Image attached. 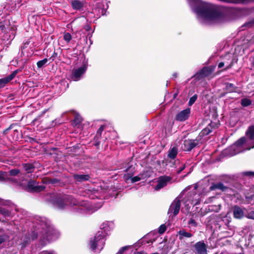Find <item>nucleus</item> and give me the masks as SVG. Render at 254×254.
Here are the masks:
<instances>
[{
	"instance_id": "f257e3e1",
	"label": "nucleus",
	"mask_w": 254,
	"mask_h": 254,
	"mask_svg": "<svg viewBox=\"0 0 254 254\" xmlns=\"http://www.w3.org/2000/svg\"><path fill=\"white\" fill-rule=\"evenodd\" d=\"M187 0L201 22L205 24H217L224 19V16L215 10L210 4L200 0Z\"/></svg>"
},
{
	"instance_id": "f03ea898",
	"label": "nucleus",
	"mask_w": 254,
	"mask_h": 254,
	"mask_svg": "<svg viewBox=\"0 0 254 254\" xmlns=\"http://www.w3.org/2000/svg\"><path fill=\"white\" fill-rule=\"evenodd\" d=\"M248 138L243 137L226 150L230 156L235 155L254 147V125L250 126L246 132Z\"/></svg>"
},
{
	"instance_id": "7ed1b4c3",
	"label": "nucleus",
	"mask_w": 254,
	"mask_h": 254,
	"mask_svg": "<svg viewBox=\"0 0 254 254\" xmlns=\"http://www.w3.org/2000/svg\"><path fill=\"white\" fill-rule=\"evenodd\" d=\"M112 223L105 222L101 225V231H99L95 236L94 239L91 241L90 248L95 252H99L103 248L105 241L104 238L111 229Z\"/></svg>"
},
{
	"instance_id": "20e7f679",
	"label": "nucleus",
	"mask_w": 254,
	"mask_h": 254,
	"mask_svg": "<svg viewBox=\"0 0 254 254\" xmlns=\"http://www.w3.org/2000/svg\"><path fill=\"white\" fill-rule=\"evenodd\" d=\"M75 204H76L75 200L71 197H65L64 198L58 199L56 202L57 207L61 209L64 208L67 205Z\"/></svg>"
},
{
	"instance_id": "39448f33",
	"label": "nucleus",
	"mask_w": 254,
	"mask_h": 254,
	"mask_svg": "<svg viewBox=\"0 0 254 254\" xmlns=\"http://www.w3.org/2000/svg\"><path fill=\"white\" fill-rule=\"evenodd\" d=\"M181 206L180 200L177 198L175 199L172 203L168 210V214H173L174 216L178 214Z\"/></svg>"
},
{
	"instance_id": "423d86ee",
	"label": "nucleus",
	"mask_w": 254,
	"mask_h": 254,
	"mask_svg": "<svg viewBox=\"0 0 254 254\" xmlns=\"http://www.w3.org/2000/svg\"><path fill=\"white\" fill-rule=\"evenodd\" d=\"M86 68L87 67L84 65L77 69H74L71 75V78L74 81L79 80L81 76L85 72Z\"/></svg>"
},
{
	"instance_id": "0eeeda50",
	"label": "nucleus",
	"mask_w": 254,
	"mask_h": 254,
	"mask_svg": "<svg viewBox=\"0 0 254 254\" xmlns=\"http://www.w3.org/2000/svg\"><path fill=\"white\" fill-rule=\"evenodd\" d=\"M190 109H186L179 112L176 116V120L179 122H184L190 117Z\"/></svg>"
},
{
	"instance_id": "6e6552de",
	"label": "nucleus",
	"mask_w": 254,
	"mask_h": 254,
	"mask_svg": "<svg viewBox=\"0 0 254 254\" xmlns=\"http://www.w3.org/2000/svg\"><path fill=\"white\" fill-rule=\"evenodd\" d=\"M198 144L197 140H185L184 142L183 149L189 151Z\"/></svg>"
},
{
	"instance_id": "1a4fd4ad",
	"label": "nucleus",
	"mask_w": 254,
	"mask_h": 254,
	"mask_svg": "<svg viewBox=\"0 0 254 254\" xmlns=\"http://www.w3.org/2000/svg\"><path fill=\"white\" fill-rule=\"evenodd\" d=\"M196 254H207L205 244L202 242H198L194 245Z\"/></svg>"
},
{
	"instance_id": "9d476101",
	"label": "nucleus",
	"mask_w": 254,
	"mask_h": 254,
	"mask_svg": "<svg viewBox=\"0 0 254 254\" xmlns=\"http://www.w3.org/2000/svg\"><path fill=\"white\" fill-rule=\"evenodd\" d=\"M170 181V178L168 177H161L159 178L158 184L155 187V190H158L160 189L165 187L167 183Z\"/></svg>"
},
{
	"instance_id": "9b49d317",
	"label": "nucleus",
	"mask_w": 254,
	"mask_h": 254,
	"mask_svg": "<svg viewBox=\"0 0 254 254\" xmlns=\"http://www.w3.org/2000/svg\"><path fill=\"white\" fill-rule=\"evenodd\" d=\"M28 189L30 191H40L45 189L42 186H38L35 182H29L28 184Z\"/></svg>"
},
{
	"instance_id": "f8f14e48",
	"label": "nucleus",
	"mask_w": 254,
	"mask_h": 254,
	"mask_svg": "<svg viewBox=\"0 0 254 254\" xmlns=\"http://www.w3.org/2000/svg\"><path fill=\"white\" fill-rule=\"evenodd\" d=\"M17 73L16 71H14L12 74H10L8 76L0 79V88H2L4 85L11 80L15 76Z\"/></svg>"
},
{
	"instance_id": "ddd939ff",
	"label": "nucleus",
	"mask_w": 254,
	"mask_h": 254,
	"mask_svg": "<svg viewBox=\"0 0 254 254\" xmlns=\"http://www.w3.org/2000/svg\"><path fill=\"white\" fill-rule=\"evenodd\" d=\"M233 213L234 217L236 219H241L244 216L243 209L237 206H235L234 207Z\"/></svg>"
},
{
	"instance_id": "4468645a",
	"label": "nucleus",
	"mask_w": 254,
	"mask_h": 254,
	"mask_svg": "<svg viewBox=\"0 0 254 254\" xmlns=\"http://www.w3.org/2000/svg\"><path fill=\"white\" fill-rule=\"evenodd\" d=\"M71 4L73 9L75 10L81 9L84 5V3L82 1L77 0L72 1Z\"/></svg>"
},
{
	"instance_id": "2eb2a0df",
	"label": "nucleus",
	"mask_w": 254,
	"mask_h": 254,
	"mask_svg": "<svg viewBox=\"0 0 254 254\" xmlns=\"http://www.w3.org/2000/svg\"><path fill=\"white\" fill-rule=\"evenodd\" d=\"M146 178V175H145L144 174L140 173L138 176H135L131 178V183H133L138 181H140L141 180L145 179Z\"/></svg>"
},
{
	"instance_id": "dca6fc26",
	"label": "nucleus",
	"mask_w": 254,
	"mask_h": 254,
	"mask_svg": "<svg viewBox=\"0 0 254 254\" xmlns=\"http://www.w3.org/2000/svg\"><path fill=\"white\" fill-rule=\"evenodd\" d=\"M74 178L78 181H84L88 180L89 176L86 175H76L74 176Z\"/></svg>"
},
{
	"instance_id": "f3484780",
	"label": "nucleus",
	"mask_w": 254,
	"mask_h": 254,
	"mask_svg": "<svg viewBox=\"0 0 254 254\" xmlns=\"http://www.w3.org/2000/svg\"><path fill=\"white\" fill-rule=\"evenodd\" d=\"M178 152V149L176 147H172L169 152L168 156L169 158L174 159Z\"/></svg>"
},
{
	"instance_id": "a211bd4d",
	"label": "nucleus",
	"mask_w": 254,
	"mask_h": 254,
	"mask_svg": "<svg viewBox=\"0 0 254 254\" xmlns=\"http://www.w3.org/2000/svg\"><path fill=\"white\" fill-rule=\"evenodd\" d=\"M24 170L27 173H30L34 171V168L33 165L30 164H25L23 165Z\"/></svg>"
},
{
	"instance_id": "6ab92c4d",
	"label": "nucleus",
	"mask_w": 254,
	"mask_h": 254,
	"mask_svg": "<svg viewBox=\"0 0 254 254\" xmlns=\"http://www.w3.org/2000/svg\"><path fill=\"white\" fill-rule=\"evenodd\" d=\"M179 234L180 236V239H183V237L190 238L192 236L191 234L185 231H180L179 232Z\"/></svg>"
},
{
	"instance_id": "aec40b11",
	"label": "nucleus",
	"mask_w": 254,
	"mask_h": 254,
	"mask_svg": "<svg viewBox=\"0 0 254 254\" xmlns=\"http://www.w3.org/2000/svg\"><path fill=\"white\" fill-rule=\"evenodd\" d=\"M252 104V101L248 98H243L241 100V105L243 107H247Z\"/></svg>"
},
{
	"instance_id": "412c9836",
	"label": "nucleus",
	"mask_w": 254,
	"mask_h": 254,
	"mask_svg": "<svg viewBox=\"0 0 254 254\" xmlns=\"http://www.w3.org/2000/svg\"><path fill=\"white\" fill-rule=\"evenodd\" d=\"M211 73L210 70L207 67L203 68L199 72V74L201 76H206L208 75Z\"/></svg>"
},
{
	"instance_id": "4be33fe9",
	"label": "nucleus",
	"mask_w": 254,
	"mask_h": 254,
	"mask_svg": "<svg viewBox=\"0 0 254 254\" xmlns=\"http://www.w3.org/2000/svg\"><path fill=\"white\" fill-rule=\"evenodd\" d=\"M211 132V130L210 129V127L208 126L206 127H205L204 129H203L200 134L201 135H207Z\"/></svg>"
},
{
	"instance_id": "5701e85b",
	"label": "nucleus",
	"mask_w": 254,
	"mask_h": 254,
	"mask_svg": "<svg viewBox=\"0 0 254 254\" xmlns=\"http://www.w3.org/2000/svg\"><path fill=\"white\" fill-rule=\"evenodd\" d=\"M93 204H94L92 202H91V205H92L91 207L86 208L88 211H91L92 212L94 211L97 210L100 207H101V206H102V204L101 203H99L97 206L94 207V206H93Z\"/></svg>"
},
{
	"instance_id": "b1692460",
	"label": "nucleus",
	"mask_w": 254,
	"mask_h": 254,
	"mask_svg": "<svg viewBox=\"0 0 254 254\" xmlns=\"http://www.w3.org/2000/svg\"><path fill=\"white\" fill-rule=\"evenodd\" d=\"M48 62L47 59H44L41 61H39L37 62V65L39 68H41L44 65Z\"/></svg>"
},
{
	"instance_id": "393cba45",
	"label": "nucleus",
	"mask_w": 254,
	"mask_h": 254,
	"mask_svg": "<svg viewBox=\"0 0 254 254\" xmlns=\"http://www.w3.org/2000/svg\"><path fill=\"white\" fill-rule=\"evenodd\" d=\"M64 39L67 42L69 43L71 39V35L69 33H64Z\"/></svg>"
},
{
	"instance_id": "a878e982",
	"label": "nucleus",
	"mask_w": 254,
	"mask_h": 254,
	"mask_svg": "<svg viewBox=\"0 0 254 254\" xmlns=\"http://www.w3.org/2000/svg\"><path fill=\"white\" fill-rule=\"evenodd\" d=\"M133 174L127 173L124 176V179L126 182H128V181H131V178H132Z\"/></svg>"
},
{
	"instance_id": "bb28decb",
	"label": "nucleus",
	"mask_w": 254,
	"mask_h": 254,
	"mask_svg": "<svg viewBox=\"0 0 254 254\" xmlns=\"http://www.w3.org/2000/svg\"><path fill=\"white\" fill-rule=\"evenodd\" d=\"M133 174L127 173L124 176V179L126 182H128V181H131V178H132Z\"/></svg>"
},
{
	"instance_id": "cd10ccee",
	"label": "nucleus",
	"mask_w": 254,
	"mask_h": 254,
	"mask_svg": "<svg viewBox=\"0 0 254 254\" xmlns=\"http://www.w3.org/2000/svg\"><path fill=\"white\" fill-rule=\"evenodd\" d=\"M19 170L17 169H12L9 171V174L11 176H17L19 174Z\"/></svg>"
},
{
	"instance_id": "c85d7f7f",
	"label": "nucleus",
	"mask_w": 254,
	"mask_h": 254,
	"mask_svg": "<svg viewBox=\"0 0 254 254\" xmlns=\"http://www.w3.org/2000/svg\"><path fill=\"white\" fill-rule=\"evenodd\" d=\"M104 129V126H101L97 132L96 137H100L101 136V134L102 131Z\"/></svg>"
},
{
	"instance_id": "c756f323",
	"label": "nucleus",
	"mask_w": 254,
	"mask_h": 254,
	"mask_svg": "<svg viewBox=\"0 0 254 254\" xmlns=\"http://www.w3.org/2000/svg\"><path fill=\"white\" fill-rule=\"evenodd\" d=\"M166 226L164 225V224H162L161 225L159 228V230H158V232L160 234H163V233L165 232V231H166Z\"/></svg>"
},
{
	"instance_id": "7c9ffc66",
	"label": "nucleus",
	"mask_w": 254,
	"mask_h": 254,
	"mask_svg": "<svg viewBox=\"0 0 254 254\" xmlns=\"http://www.w3.org/2000/svg\"><path fill=\"white\" fill-rule=\"evenodd\" d=\"M197 98V96L196 95H193L192 97H191L189 101V104L190 106L192 105L196 101Z\"/></svg>"
},
{
	"instance_id": "2f4dec72",
	"label": "nucleus",
	"mask_w": 254,
	"mask_h": 254,
	"mask_svg": "<svg viewBox=\"0 0 254 254\" xmlns=\"http://www.w3.org/2000/svg\"><path fill=\"white\" fill-rule=\"evenodd\" d=\"M215 188L216 189H218L221 190H225V189H226V188L224 186V185L221 183H219V184H216L215 186Z\"/></svg>"
},
{
	"instance_id": "473e14b6",
	"label": "nucleus",
	"mask_w": 254,
	"mask_h": 254,
	"mask_svg": "<svg viewBox=\"0 0 254 254\" xmlns=\"http://www.w3.org/2000/svg\"><path fill=\"white\" fill-rule=\"evenodd\" d=\"M247 217L250 219H254V211L249 212L247 215Z\"/></svg>"
},
{
	"instance_id": "72a5a7b5",
	"label": "nucleus",
	"mask_w": 254,
	"mask_h": 254,
	"mask_svg": "<svg viewBox=\"0 0 254 254\" xmlns=\"http://www.w3.org/2000/svg\"><path fill=\"white\" fill-rule=\"evenodd\" d=\"M41 254H57L55 252L53 251H44L42 252Z\"/></svg>"
},
{
	"instance_id": "f704fd0d",
	"label": "nucleus",
	"mask_w": 254,
	"mask_h": 254,
	"mask_svg": "<svg viewBox=\"0 0 254 254\" xmlns=\"http://www.w3.org/2000/svg\"><path fill=\"white\" fill-rule=\"evenodd\" d=\"M81 121L82 119L80 117H76L74 120V122L76 123V124H78L81 122Z\"/></svg>"
},
{
	"instance_id": "c9c22d12",
	"label": "nucleus",
	"mask_w": 254,
	"mask_h": 254,
	"mask_svg": "<svg viewBox=\"0 0 254 254\" xmlns=\"http://www.w3.org/2000/svg\"><path fill=\"white\" fill-rule=\"evenodd\" d=\"M47 240L48 241H50V240H55L57 238V237L56 236H54V235H52V237H51L50 235H47Z\"/></svg>"
},
{
	"instance_id": "e433bc0d",
	"label": "nucleus",
	"mask_w": 254,
	"mask_h": 254,
	"mask_svg": "<svg viewBox=\"0 0 254 254\" xmlns=\"http://www.w3.org/2000/svg\"><path fill=\"white\" fill-rule=\"evenodd\" d=\"M5 240L4 236H0V244L3 242Z\"/></svg>"
},
{
	"instance_id": "4c0bfd02",
	"label": "nucleus",
	"mask_w": 254,
	"mask_h": 254,
	"mask_svg": "<svg viewBox=\"0 0 254 254\" xmlns=\"http://www.w3.org/2000/svg\"><path fill=\"white\" fill-rule=\"evenodd\" d=\"M6 204V201L0 198V204L5 205Z\"/></svg>"
},
{
	"instance_id": "58836bf2",
	"label": "nucleus",
	"mask_w": 254,
	"mask_h": 254,
	"mask_svg": "<svg viewBox=\"0 0 254 254\" xmlns=\"http://www.w3.org/2000/svg\"><path fill=\"white\" fill-rule=\"evenodd\" d=\"M224 63H223V62H221V63H220L218 64V67H219V68H221V67H223V66H224Z\"/></svg>"
},
{
	"instance_id": "ea45409f",
	"label": "nucleus",
	"mask_w": 254,
	"mask_h": 254,
	"mask_svg": "<svg viewBox=\"0 0 254 254\" xmlns=\"http://www.w3.org/2000/svg\"><path fill=\"white\" fill-rule=\"evenodd\" d=\"M227 88H229V87H232V88H233V84H231V83H228L227 84ZM233 89H232V91L233 90Z\"/></svg>"
},
{
	"instance_id": "a19ab883",
	"label": "nucleus",
	"mask_w": 254,
	"mask_h": 254,
	"mask_svg": "<svg viewBox=\"0 0 254 254\" xmlns=\"http://www.w3.org/2000/svg\"><path fill=\"white\" fill-rule=\"evenodd\" d=\"M4 178V177L3 176V173H0V181L2 180Z\"/></svg>"
},
{
	"instance_id": "79ce46f5",
	"label": "nucleus",
	"mask_w": 254,
	"mask_h": 254,
	"mask_svg": "<svg viewBox=\"0 0 254 254\" xmlns=\"http://www.w3.org/2000/svg\"><path fill=\"white\" fill-rule=\"evenodd\" d=\"M189 223H190V224H191V223H192V224H194V223H195V221H194V220H193V219H191V220H190V222H189Z\"/></svg>"
},
{
	"instance_id": "37998d69",
	"label": "nucleus",
	"mask_w": 254,
	"mask_h": 254,
	"mask_svg": "<svg viewBox=\"0 0 254 254\" xmlns=\"http://www.w3.org/2000/svg\"><path fill=\"white\" fill-rule=\"evenodd\" d=\"M133 254H145L143 253L136 252V253H134Z\"/></svg>"
},
{
	"instance_id": "c03bdc74",
	"label": "nucleus",
	"mask_w": 254,
	"mask_h": 254,
	"mask_svg": "<svg viewBox=\"0 0 254 254\" xmlns=\"http://www.w3.org/2000/svg\"><path fill=\"white\" fill-rule=\"evenodd\" d=\"M173 76L175 77H177V74L175 73V74H174Z\"/></svg>"
},
{
	"instance_id": "a18cd8bd",
	"label": "nucleus",
	"mask_w": 254,
	"mask_h": 254,
	"mask_svg": "<svg viewBox=\"0 0 254 254\" xmlns=\"http://www.w3.org/2000/svg\"><path fill=\"white\" fill-rule=\"evenodd\" d=\"M196 75H198V76H200V75L199 73V74H196Z\"/></svg>"
}]
</instances>
